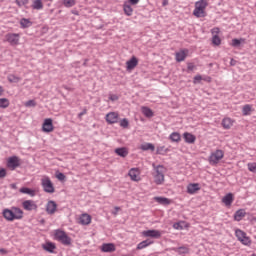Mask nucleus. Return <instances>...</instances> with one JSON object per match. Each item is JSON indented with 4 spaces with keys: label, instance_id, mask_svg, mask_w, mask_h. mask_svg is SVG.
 I'll return each mask as SVG.
<instances>
[{
    "label": "nucleus",
    "instance_id": "36",
    "mask_svg": "<svg viewBox=\"0 0 256 256\" xmlns=\"http://www.w3.org/2000/svg\"><path fill=\"white\" fill-rule=\"evenodd\" d=\"M124 13L128 17H131L133 15V8L129 4H124Z\"/></svg>",
    "mask_w": 256,
    "mask_h": 256
},
{
    "label": "nucleus",
    "instance_id": "51",
    "mask_svg": "<svg viewBox=\"0 0 256 256\" xmlns=\"http://www.w3.org/2000/svg\"><path fill=\"white\" fill-rule=\"evenodd\" d=\"M4 177H7V170L5 168L0 169V179H4Z\"/></svg>",
    "mask_w": 256,
    "mask_h": 256
},
{
    "label": "nucleus",
    "instance_id": "12",
    "mask_svg": "<svg viewBox=\"0 0 256 256\" xmlns=\"http://www.w3.org/2000/svg\"><path fill=\"white\" fill-rule=\"evenodd\" d=\"M3 217L6 221H15L16 219L13 210L7 208L3 210Z\"/></svg>",
    "mask_w": 256,
    "mask_h": 256
},
{
    "label": "nucleus",
    "instance_id": "25",
    "mask_svg": "<svg viewBox=\"0 0 256 256\" xmlns=\"http://www.w3.org/2000/svg\"><path fill=\"white\" fill-rule=\"evenodd\" d=\"M149 245H153V241L147 239V240H144V241L140 242L137 245V249L138 250L145 249L146 247H149Z\"/></svg>",
    "mask_w": 256,
    "mask_h": 256
},
{
    "label": "nucleus",
    "instance_id": "4",
    "mask_svg": "<svg viewBox=\"0 0 256 256\" xmlns=\"http://www.w3.org/2000/svg\"><path fill=\"white\" fill-rule=\"evenodd\" d=\"M235 235H236L238 241H240V243H242V245H249L251 243V239H249V237H247V233L243 232V230L237 229L235 231Z\"/></svg>",
    "mask_w": 256,
    "mask_h": 256
},
{
    "label": "nucleus",
    "instance_id": "20",
    "mask_svg": "<svg viewBox=\"0 0 256 256\" xmlns=\"http://www.w3.org/2000/svg\"><path fill=\"white\" fill-rule=\"evenodd\" d=\"M114 152L116 153V155H118L119 157H127L129 155V150H127L125 147H121V148H116L114 150Z\"/></svg>",
    "mask_w": 256,
    "mask_h": 256
},
{
    "label": "nucleus",
    "instance_id": "49",
    "mask_svg": "<svg viewBox=\"0 0 256 256\" xmlns=\"http://www.w3.org/2000/svg\"><path fill=\"white\" fill-rule=\"evenodd\" d=\"M162 153H167V150L165 149V146H160L157 148V154L162 155Z\"/></svg>",
    "mask_w": 256,
    "mask_h": 256
},
{
    "label": "nucleus",
    "instance_id": "11",
    "mask_svg": "<svg viewBox=\"0 0 256 256\" xmlns=\"http://www.w3.org/2000/svg\"><path fill=\"white\" fill-rule=\"evenodd\" d=\"M118 120H119V114L115 112H110L106 115V121L110 125H113V123H117Z\"/></svg>",
    "mask_w": 256,
    "mask_h": 256
},
{
    "label": "nucleus",
    "instance_id": "40",
    "mask_svg": "<svg viewBox=\"0 0 256 256\" xmlns=\"http://www.w3.org/2000/svg\"><path fill=\"white\" fill-rule=\"evenodd\" d=\"M8 81L10 83H19V81H21V78L15 76L13 74H10V75H8Z\"/></svg>",
    "mask_w": 256,
    "mask_h": 256
},
{
    "label": "nucleus",
    "instance_id": "56",
    "mask_svg": "<svg viewBox=\"0 0 256 256\" xmlns=\"http://www.w3.org/2000/svg\"><path fill=\"white\" fill-rule=\"evenodd\" d=\"M230 65H231L232 67H235V65H237V60L231 59Z\"/></svg>",
    "mask_w": 256,
    "mask_h": 256
},
{
    "label": "nucleus",
    "instance_id": "28",
    "mask_svg": "<svg viewBox=\"0 0 256 256\" xmlns=\"http://www.w3.org/2000/svg\"><path fill=\"white\" fill-rule=\"evenodd\" d=\"M222 127H224V129H231V127H233V121H231V118H224L222 120Z\"/></svg>",
    "mask_w": 256,
    "mask_h": 256
},
{
    "label": "nucleus",
    "instance_id": "24",
    "mask_svg": "<svg viewBox=\"0 0 256 256\" xmlns=\"http://www.w3.org/2000/svg\"><path fill=\"white\" fill-rule=\"evenodd\" d=\"M173 251H175V253H178V255H187V253H189V248H187L186 246H180L178 248H173Z\"/></svg>",
    "mask_w": 256,
    "mask_h": 256
},
{
    "label": "nucleus",
    "instance_id": "29",
    "mask_svg": "<svg viewBox=\"0 0 256 256\" xmlns=\"http://www.w3.org/2000/svg\"><path fill=\"white\" fill-rule=\"evenodd\" d=\"M20 25H21L22 29H27V28L31 27V25H33V23L30 22V20L27 18H22L20 20Z\"/></svg>",
    "mask_w": 256,
    "mask_h": 256
},
{
    "label": "nucleus",
    "instance_id": "23",
    "mask_svg": "<svg viewBox=\"0 0 256 256\" xmlns=\"http://www.w3.org/2000/svg\"><path fill=\"white\" fill-rule=\"evenodd\" d=\"M154 182L156 183V185H163V183L165 182V174H155Z\"/></svg>",
    "mask_w": 256,
    "mask_h": 256
},
{
    "label": "nucleus",
    "instance_id": "8",
    "mask_svg": "<svg viewBox=\"0 0 256 256\" xmlns=\"http://www.w3.org/2000/svg\"><path fill=\"white\" fill-rule=\"evenodd\" d=\"M6 40L10 45H19V34L10 33L6 35Z\"/></svg>",
    "mask_w": 256,
    "mask_h": 256
},
{
    "label": "nucleus",
    "instance_id": "30",
    "mask_svg": "<svg viewBox=\"0 0 256 256\" xmlns=\"http://www.w3.org/2000/svg\"><path fill=\"white\" fill-rule=\"evenodd\" d=\"M169 139L173 141V143H179L181 141V134L178 132H173L170 134Z\"/></svg>",
    "mask_w": 256,
    "mask_h": 256
},
{
    "label": "nucleus",
    "instance_id": "57",
    "mask_svg": "<svg viewBox=\"0 0 256 256\" xmlns=\"http://www.w3.org/2000/svg\"><path fill=\"white\" fill-rule=\"evenodd\" d=\"M130 5H137L139 3V0H129Z\"/></svg>",
    "mask_w": 256,
    "mask_h": 256
},
{
    "label": "nucleus",
    "instance_id": "16",
    "mask_svg": "<svg viewBox=\"0 0 256 256\" xmlns=\"http://www.w3.org/2000/svg\"><path fill=\"white\" fill-rule=\"evenodd\" d=\"M222 203L226 205V207H230L233 203V193H228L222 198Z\"/></svg>",
    "mask_w": 256,
    "mask_h": 256
},
{
    "label": "nucleus",
    "instance_id": "9",
    "mask_svg": "<svg viewBox=\"0 0 256 256\" xmlns=\"http://www.w3.org/2000/svg\"><path fill=\"white\" fill-rule=\"evenodd\" d=\"M42 129L44 133H51L53 131V120L51 118L45 119Z\"/></svg>",
    "mask_w": 256,
    "mask_h": 256
},
{
    "label": "nucleus",
    "instance_id": "3",
    "mask_svg": "<svg viewBox=\"0 0 256 256\" xmlns=\"http://www.w3.org/2000/svg\"><path fill=\"white\" fill-rule=\"evenodd\" d=\"M223 157H225V152H223V150L218 149L210 154L208 161L210 165H217L219 161L223 159Z\"/></svg>",
    "mask_w": 256,
    "mask_h": 256
},
{
    "label": "nucleus",
    "instance_id": "39",
    "mask_svg": "<svg viewBox=\"0 0 256 256\" xmlns=\"http://www.w3.org/2000/svg\"><path fill=\"white\" fill-rule=\"evenodd\" d=\"M152 167L154 168L156 175H163V165L156 166L155 164H153Z\"/></svg>",
    "mask_w": 256,
    "mask_h": 256
},
{
    "label": "nucleus",
    "instance_id": "42",
    "mask_svg": "<svg viewBox=\"0 0 256 256\" xmlns=\"http://www.w3.org/2000/svg\"><path fill=\"white\" fill-rule=\"evenodd\" d=\"M136 171H137L136 168H132V169L129 171V175H130L132 181H137V174H136Z\"/></svg>",
    "mask_w": 256,
    "mask_h": 256
},
{
    "label": "nucleus",
    "instance_id": "22",
    "mask_svg": "<svg viewBox=\"0 0 256 256\" xmlns=\"http://www.w3.org/2000/svg\"><path fill=\"white\" fill-rule=\"evenodd\" d=\"M183 137H184V140L186 143H189V144L195 143V139H196L195 135H193L189 132H186L183 134Z\"/></svg>",
    "mask_w": 256,
    "mask_h": 256
},
{
    "label": "nucleus",
    "instance_id": "48",
    "mask_svg": "<svg viewBox=\"0 0 256 256\" xmlns=\"http://www.w3.org/2000/svg\"><path fill=\"white\" fill-rule=\"evenodd\" d=\"M56 179H58V181H65V174H63L61 172H57Z\"/></svg>",
    "mask_w": 256,
    "mask_h": 256
},
{
    "label": "nucleus",
    "instance_id": "53",
    "mask_svg": "<svg viewBox=\"0 0 256 256\" xmlns=\"http://www.w3.org/2000/svg\"><path fill=\"white\" fill-rule=\"evenodd\" d=\"M187 69H188V71H193V69H195V64L194 63H188L187 64Z\"/></svg>",
    "mask_w": 256,
    "mask_h": 256
},
{
    "label": "nucleus",
    "instance_id": "61",
    "mask_svg": "<svg viewBox=\"0 0 256 256\" xmlns=\"http://www.w3.org/2000/svg\"><path fill=\"white\" fill-rule=\"evenodd\" d=\"M10 187L11 189H17V184H11Z\"/></svg>",
    "mask_w": 256,
    "mask_h": 256
},
{
    "label": "nucleus",
    "instance_id": "33",
    "mask_svg": "<svg viewBox=\"0 0 256 256\" xmlns=\"http://www.w3.org/2000/svg\"><path fill=\"white\" fill-rule=\"evenodd\" d=\"M12 211L14 213L15 219H23V210L20 208H13Z\"/></svg>",
    "mask_w": 256,
    "mask_h": 256
},
{
    "label": "nucleus",
    "instance_id": "27",
    "mask_svg": "<svg viewBox=\"0 0 256 256\" xmlns=\"http://www.w3.org/2000/svg\"><path fill=\"white\" fill-rule=\"evenodd\" d=\"M142 151H155V145L151 143H144L140 146Z\"/></svg>",
    "mask_w": 256,
    "mask_h": 256
},
{
    "label": "nucleus",
    "instance_id": "63",
    "mask_svg": "<svg viewBox=\"0 0 256 256\" xmlns=\"http://www.w3.org/2000/svg\"><path fill=\"white\" fill-rule=\"evenodd\" d=\"M0 253H7V250H5V249H0Z\"/></svg>",
    "mask_w": 256,
    "mask_h": 256
},
{
    "label": "nucleus",
    "instance_id": "2",
    "mask_svg": "<svg viewBox=\"0 0 256 256\" xmlns=\"http://www.w3.org/2000/svg\"><path fill=\"white\" fill-rule=\"evenodd\" d=\"M54 237L56 241L62 243V245H70L71 244V237L67 236V233L63 230H56Z\"/></svg>",
    "mask_w": 256,
    "mask_h": 256
},
{
    "label": "nucleus",
    "instance_id": "15",
    "mask_svg": "<svg viewBox=\"0 0 256 256\" xmlns=\"http://www.w3.org/2000/svg\"><path fill=\"white\" fill-rule=\"evenodd\" d=\"M139 60H137V57L133 56L130 60L126 62L127 70L132 71V69L138 65Z\"/></svg>",
    "mask_w": 256,
    "mask_h": 256
},
{
    "label": "nucleus",
    "instance_id": "10",
    "mask_svg": "<svg viewBox=\"0 0 256 256\" xmlns=\"http://www.w3.org/2000/svg\"><path fill=\"white\" fill-rule=\"evenodd\" d=\"M22 206L25 209V211H33L37 209V204H35V201L33 200H25L22 203Z\"/></svg>",
    "mask_w": 256,
    "mask_h": 256
},
{
    "label": "nucleus",
    "instance_id": "60",
    "mask_svg": "<svg viewBox=\"0 0 256 256\" xmlns=\"http://www.w3.org/2000/svg\"><path fill=\"white\" fill-rule=\"evenodd\" d=\"M212 33H219V28H214V29L212 30Z\"/></svg>",
    "mask_w": 256,
    "mask_h": 256
},
{
    "label": "nucleus",
    "instance_id": "45",
    "mask_svg": "<svg viewBox=\"0 0 256 256\" xmlns=\"http://www.w3.org/2000/svg\"><path fill=\"white\" fill-rule=\"evenodd\" d=\"M248 171H251V173H256V163H248Z\"/></svg>",
    "mask_w": 256,
    "mask_h": 256
},
{
    "label": "nucleus",
    "instance_id": "7",
    "mask_svg": "<svg viewBox=\"0 0 256 256\" xmlns=\"http://www.w3.org/2000/svg\"><path fill=\"white\" fill-rule=\"evenodd\" d=\"M21 165V162L19 160V157L17 156H11L10 158H8L7 161V167L9 169L15 170L17 169V167H19Z\"/></svg>",
    "mask_w": 256,
    "mask_h": 256
},
{
    "label": "nucleus",
    "instance_id": "43",
    "mask_svg": "<svg viewBox=\"0 0 256 256\" xmlns=\"http://www.w3.org/2000/svg\"><path fill=\"white\" fill-rule=\"evenodd\" d=\"M243 41V39H233L232 40V47H241V42Z\"/></svg>",
    "mask_w": 256,
    "mask_h": 256
},
{
    "label": "nucleus",
    "instance_id": "64",
    "mask_svg": "<svg viewBox=\"0 0 256 256\" xmlns=\"http://www.w3.org/2000/svg\"><path fill=\"white\" fill-rule=\"evenodd\" d=\"M111 100H112V101L115 100V97H112Z\"/></svg>",
    "mask_w": 256,
    "mask_h": 256
},
{
    "label": "nucleus",
    "instance_id": "18",
    "mask_svg": "<svg viewBox=\"0 0 256 256\" xmlns=\"http://www.w3.org/2000/svg\"><path fill=\"white\" fill-rule=\"evenodd\" d=\"M79 223L81 225H89L91 223V216L89 214H82L79 218Z\"/></svg>",
    "mask_w": 256,
    "mask_h": 256
},
{
    "label": "nucleus",
    "instance_id": "62",
    "mask_svg": "<svg viewBox=\"0 0 256 256\" xmlns=\"http://www.w3.org/2000/svg\"><path fill=\"white\" fill-rule=\"evenodd\" d=\"M119 209H121V208H119V207H115L114 215H117V212L119 211Z\"/></svg>",
    "mask_w": 256,
    "mask_h": 256
},
{
    "label": "nucleus",
    "instance_id": "50",
    "mask_svg": "<svg viewBox=\"0 0 256 256\" xmlns=\"http://www.w3.org/2000/svg\"><path fill=\"white\" fill-rule=\"evenodd\" d=\"M37 103H35V100H29L25 103V107H35Z\"/></svg>",
    "mask_w": 256,
    "mask_h": 256
},
{
    "label": "nucleus",
    "instance_id": "31",
    "mask_svg": "<svg viewBox=\"0 0 256 256\" xmlns=\"http://www.w3.org/2000/svg\"><path fill=\"white\" fill-rule=\"evenodd\" d=\"M20 193H24L26 195H30V197H35V190L27 187H22L20 189Z\"/></svg>",
    "mask_w": 256,
    "mask_h": 256
},
{
    "label": "nucleus",
    "instance_id": "14",
    "mask_svg": "<svg viewBox=\"0 0 256 256\" xmlns=\"http://www.w3.org/2000/svg\"><path fill=\"white\" fill-rule=\"evenodd\" d=\"M46 211L49 213V215H53L55 211H57V203H55V201H49L46 207Z\"/></svg>",
    "mask_w": 256,
    "mask_h": 256
},
{
    "label": "nucleus",
    "instance_id": "47",
    "mask_svg": "<svg viewBox=\"0 0 256 256\" xmlns=\"http://www.w3.org/2000/svg\"><path fill=\"white\" fill-rule=\"evenodd\" d=\"M64 5L66 7H73V5H75V0H64Z\"/></svg>",
    "mask_w": 256,
    "mask_h": 256
},
{
    "label": "nucleus",
    "instance_id": "13",
    "mask_svg": "<svg viewBox=\"0 0 256 256\" xmlns=\"http://www.w3.org/2000/svg\"><path fill=\"white\" fill-rule=\"evenodd\" d=\"M200 189L201 187H199L198 183L189 184L187 186V193H189V195H195V193H197V191Z\"/></svg>",
    "mask_w": 256,
    "mask_h": 256
},
{
    "label": "nucleus",
    "instance_id": "6",
    "mask_svg": "<svg viewBox=\"0 0 256 256\" xmlns=\"http://www.w3.org/2000/svg\"><path fill=\"white\" fill-rule=\"evenodd\" d=\"M142 235L143 237H151L152 239H161L163 233L159 230H144Z\"/></svg>",
    "mask_w": 256,
    "mask_h": 256
},
{
    "label": "nucleus",
    "instance_id": "26",
    "mask_svg": "<svg viewBox=\"0 0 256 256\" xmlns=\"http://www.w3.org/2000/svg\"><path fill=\"white\" fill-rule=\"evenodd\" d=\"M32 9H35L36 11H41V9H43V1L34 0L32 3Z\"/></svg>",
    "mask_w": 256,
    "mask_h": 256
},
{
    "label": "nucleus",
    "instance_id": "5",
    "mask_svg": "<svg viewBox=\"0 0 256 256\" xmlns=\"http://www.w3.org/2000/svg\"><path fill=\"white\" fill-rule=\"evenodd\" d=\"M42 187L45 193H55V187L53 186V182L49 177L42 179Z\"/></svg>",
    "mask_w": 256,
    "mask_h": 256
},
{
    "label": "nucleus",
    "instance_id": "37",
    "mask_svg": "<svg viewBox=\"0 0 256 256\" xmlns=\"http://www.w3.org/2000/svg\"><path fill=\"white\" fill-rule=\"evenodd\" d=\"M10 102L7 98H0V109H7L9 107Z\"/></svg>",
    "mask_w": 256,
    "mask_h": 256
},
{
    "label": "nucleus",
    "instance_id": "59",
    "mask_svg": "<svg viewBox=\"0 0 256 256\" xmlns=\"http://www.w3.org/2000/svg\"><path fill=\"white\" fill-rule=\"evenodd\" d=\"M4 89H3V86H0V97H1V95H3V93H4Z\"/></svg>",
    "mask_w": 256,
    "mask_h": 256
},
{
    "label": "nucleus",
    "instance_id": "21",
    "mask_svg": "<svg viewBox=\"0 0 256 256\" xmlns=\"http://www.w3.org/2000/svg\"><path fill=\"white\" fill-rule=\"evenodd\" d=\"M187 58V50H181L180 52H176V61L181 63V61H185Z\"/></svg>",
    "mask_w": 256,
    "mask_h": 256
},
{
    "label": "nucleus",
    "instance_id": "54",
    "mask_svg": "<svg viewBox=\"0 0 256 256\" xmlns=\"http://www.w3.org/2000/svg\"><path fill=\"white\" fill-rule=\"evenodd\" d=\"M201 79H203V78L201 77V75L195 76V77H194V83H199V81H201Z\"/></svg>",
    "mask_w": 256,
    "mask_h": 256
},
{
    "label": "nucleus",
    "instance_id": "19",
    "mask_svg": "<svg viewBox=\"0 0 256 256\" xmlns=\"http://www.w3.org/2000/svg\"><path fill=\"white\" fill-rule=\"evenodd\" d=\"M247 215V212H245V209H239L234 214V221H241L243 217Z\"/></svg>",
    "mask_w": 256,
    "mask_h": 256
},
{
    "label": "nucleus",
    "instance_id": "17",
    "mask_svg": "<svg viewBox=\"0 0 256 256\" xmlns=\"http://www.w3.org/2000/svg\"><path fill=\"white\" fill-rule=\"evenodd\" d=\"M101 249L103 253H113V251H115V244L113 243L103 244Z\"/></svg>",
    "mask_w": 256,
    "mask_h": 256
},
{
    "label": "nucleus",
    "instance_id": "55",
    "mask_svg": "<svg viewBox=\"0 0 256 256\" xmlns=\"http://www.w3.org/2000/svg\"><path fill=\"white\" fill-rule=\"evenodd\" d=\"M87 114V109H84L82 112H80L79 114H78V117L81 119V117L83 116V115H86Z\"/></svg>",
    "mask_w": 256,
    "mask_h": 256
},
{
    "label": "nucleus",
    "instance_id": "1",
    "mask_svg": "<svg viewBox=\"0 0 256 256\" xmlns=\"http://www.w3.org/2000/svg\"><path fill=\"white\" fill-rule=\"evenodd\" d=\"M207 8V1L200 0L195 3V9L193 15L195 17H205V9Z\"/></svg>",
    "mask_w": 256,
    "mask_h": 256
},
{
    "label": "nucleus",
    "instance_id": "52",
    "mask_svg": "<svg viewBox=\"0 0 256 256\" xmlns=\"http://www.w3.org/2000/svg\"><path fill=\"white\" fill-rule=\"evenodd\" d=\"M173 227H174L175 229H177V230L183 229V226H181V223H179V222L174 223V224H173Z\"/></svg>",
    "mask_w": 256,
    "mask_h": 256
},
{
    "label": "nucleus",
    "instance_id": "35",
    "mask_svg": "<svg viewBox=\"0 0 256 256\" xmlns=\"http://www.w3.org/2000/svg\"><path fill=\"white\" fill-rule=\"evenodd\" d=\"M43 249L48 251V253H53L55 251V244L48 242L43 246Z\"/></svg>",
    "mask_w": 256,
    "mask_h": 256
},
{
    "label": "nucleus",
    "instance_id": "46",
    "mask_svg": "<svg viewBox=\"0 0 256 256\" xmlns=\"http://www.w3.org/2000/svg\"><path fill=\"white\" fill-rule=\"evenodd\" d=\"M120 127H124V129L129 127V120H127V118L122 119L120 121Z\"/></svg>",
    "mask_w": 256,
    "mask_h": 256
},
{
    "label": "nucleus",
    "instance_id": "38",
    "mask_svg": "<svg viewBox=\"0 0 256 256\" xmlns=\"http://www.w3.org/2000/svg\"><path fill=\"white\" fill-rule=\"evenodd\" d=\"M251 111H252L251 105H249V104L244 105L242 108V114L244 116L251 115Z\"/></svg>",
    "mask_w": 256,
    "mask_h": 256
},
{
    "label": "nucleus",
    "instance_id": "32",
    "mask_svg": "<svg viewBox=\"0 0 256 256\" xmlns=\"http://www.w3.org/2000/svg\"><path fill=\"white\" fill-rule=\"evenodd\" d=\"M155 201H157V203H160V205H169V203H171V200L165 197H155Z\"/></svg>",
    "mask_w": 256,
    "mask_h": 256
},
{
    "label": "nucleus",
    "instance_id": "41",
    "mask_svg": "<svg viewBox=\"0 0 256 256\" xmlns=\"http://www.w3.org/2000/svg\"><path fill=\"white\" fill-rule=\"evenodd\" d=\"M212 43L213 45H216V46L221 45V38H219V35H214L212 37Z\"/></svg>",
    "mask_w": 256,
    "mask_h": 256
},
{
    "label": "nucleus",
    "instance_id": "44",
    "mask_svg": "<svg viewBox=\"0 0 256 256\" xmlns=\"http://www.w3.org/2000/svg\"><path fill=\"white\" fill-rule=\"evenodd\" d=\"M15 2L18 7H25V5L29 4V0H16Z\"/></svg>",
    "mask_w": 256,
    "mask_h": 256
},
{
    "label": "nucleus",
    "instance_id": "34",
    "mask_svg": "<svg viewBox=\"0 0 256 256\" xmlns=\"http://www.w3.org/2000/svg\"><path fill=\"white\" fill-rule=\"evenodd\" d=\"M142 113L145 115V117L151 118L153 117V110H151L149 107H142Z\"/></svg>",
    "mask_w": 256,
    "mask_h": 256
},
{
    "label": "nucleus",
    "instance_id": "58",
    "mask_svg": "<svg viewBox=\"0 0 256 256\" xmlns=\"http://www.w3.org/2000/svg\"><path fill=\"white\" fill-rule=\"evenodd\" d=\"M162 5L163 7H167V5H169V0H163Z\"/></svg>",
    "mask_w": 256,
    "mask_h": 256
}]
</instances>
